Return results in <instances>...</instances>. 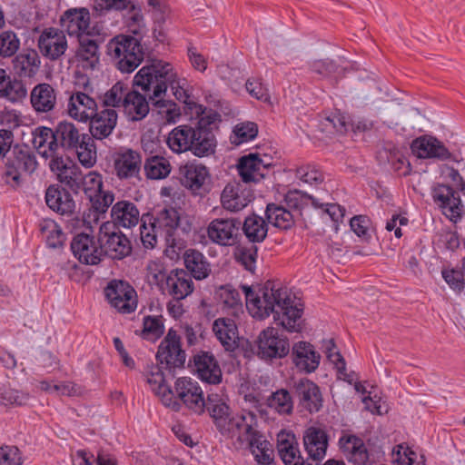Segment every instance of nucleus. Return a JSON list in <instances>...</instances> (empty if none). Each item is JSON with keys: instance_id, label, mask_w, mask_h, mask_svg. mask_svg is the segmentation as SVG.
<instances>
[{"instance_id": "obj_63", "label": "nucleus", "mask_w": 465, "mask_h": 465, "mask_svg": "<svg viewBox=\"0 0 465 465\" xmlns=\"http://www.w3.org/2000/svg\"><path fill=\"white\" fill-rule=\"evenodd\" d=\"M253 448H256L259 451L255 454V460L260 465H272L273 463V450L268 440H261L260 437H255Z\"/></svg>"}, {"instance_id": "obj_25", "label": "nucleus", "mask_w": 465, "mask_h": 465, "mask_svg": "<svg viewBox=\"0 0 465 465\" xmlns=\"http://www.w3.org/2000/svg\"><path fill=\"white\" fill-rule=\"evenodd\" d=\"M141 165V154L133 149L117 153L114 163L115 173L121 180L137 177Z\"/></svg>"}, {"instance_id": "obj_45", "label": "nucleus", "mask_w": 465, "mask_h": 465, "mask_svg": "<svg viewBox=\"0 0 465 465\" xmlns=\"http://www.w3.org/2000/svg\"><path fill=\"white\" fill-rule=\"evenodd\" d=\"M144 171L148 179H163L169 175L171 165L163 156H150L145 160Z\"/></svg>"}, {"instance_id": "obj_21", "label": "nucleus", "mask_w": 465, "mask_h": 465, "mask_svg": "<svg viewBox=\"0 0 465 465\" xmlns=\"http://www.w3.org/2000/svg\"><path fill=\"white\" fill-rule=\"evenodd\" d=\"M38 47L41 54L51 61L59 59L67 48L64 31L54 27L45 29L38 38Z\"/></svg>"}, {"instance_id": "obj_10", "label": "nucleus", "mask_w": 465, "mask_h": 465, "mask_svg": "<svg viewBox=\"0 0 465 465\" xmlns=\"http://www.w3.org/2000/svg\"><path fill=\"white\" fill-rule=\"evenodd\" d=\"M459 191L446 183H436L431 189V197L436 205L442 210L443 214L451 221L457 222L463 213V204Z\"/></svg>"}, {"instance_id": "obj_15", "label": "nucleus", "mask_w": 465, "mask_h": 465, "mask_svg": "<svg viewBox=\"0 0 465 465\" xmlns=\"http://www.w3.org/2000/svg\"><path fill=\"white\" fill-rule=\"evenodd\" d=\"M62 31L69 36L76 38L83 35H91V15L86 7H71L65 10L59 20Z\"/></svg>"}, {"instance_id": "obj_41", "label": "nucleus", "mask_w": 465, "mask_h": 465, "mask_svg": "<svg viewBox=\"0 0 465 465\" xmlns=\"http://www.w3.org/2000/svg\"><path fill=\"white\" fill-rule=\"evenodd\" d=\"M256 425L257 416L252 411L244 413V420H238L234 424L235 437L242 442L247 441L251 449L254 447L255 437H261L259 431L254 429Z\"/></svg>"}, {"instance_id": "obj_13", "label": "nucleus", "mask_w": 465, "mask_h": 465, "mask_svg": "<svg viewBox=\"0 0 465 465\" xmlns=\"http://www.w3.org/2000/svg\"><path fill=\"white\" fill-rule=\"evenodd\" d=\"M74 256L83 264L96 265L103 259L101 244L94 236L81 232L74 236L71 244Z\"/></svg>"}, {"instance_id": "obj_54", "label": "nucleus", "mask_w": 465, "mask_h": 465, "mask_svg": "<svg viewBox=\"0 0 465 465\" xmlns=\"http://www.w3.org/2000/svg\"><path fill=\"white\" fill-rule=\"evenodd\" d=\"M20 47V40L17 35L11 30L0 33V56L6 58L16 54Z\"/></svg>"}, {"instance_id": "obj_33", "label": "nucleus", "mask_w": 465, "mask_h": 465, "mask_svg": "<svg viewBox=\"0 0 465 465\" xmlns=\"http://www.w3.org/2000/svg\"><path fill=\"white\" fill-rule=\"evenodd\" d=\"M263 163L258 153H251L240 157L237 169L242 181L244 183L260 182L261 179L264 178L266 175L261 170V164Z\"/></svg>"}, {"instance_id": "obj_39", "label": "nucleus", "mask_w": 465, "mask_h": 465, "mask_svg": "<svg viewBox=\"0 0 465 465\" xmlns=\"http://www.w3.org/2000/svg\"><path fill=\"white\" fill-rule=\"evenodd\" d=\"M241 229L252 244L262 242L268 233L266 221L257 214L246 217L244 222L242 223Z\"/></svg>"}, {"instance_id": "obj_17", "label": "nucleus", "mask_w": 465, "mask_h": 465, "mask_svg": "<svg viewBox=\"0 0 465 465\" xmlns=\"http://www.w3.org/2000/svg\"><path fill=\"white\" fill-rule=\"evenodd\" d=\"M54 141L49 142V155L59 154L58 149L62 148L65 152H72L77 149L80 144L82 134L75 124L69 121H60L54 127Z\"/></svg>"}, {"instance_id": "obj_3", "label": "nucleus", "mask_w": 465, "mask_h": 465, "mask_svg": "<svg viewBox=\"0 0 465 465\" xmlns=\"http://www.w3.org/2000/svg\"><path fill=\"white\" fill-rule=\"evenodd\" d=\"M173 77L174 71L170 63L153 59L136 73L133 84L144 93L153 89V94L149 95V100L152 102L165 94L168 84L173 83Z\"/></svg>"}, {"instance_id": "obj_14", "label": "nucleus", "mask_w": 465, "mask_h": 465, "mask_svg": "<svg viewBox=\"0 0 465 465\" xmlns=\"http://www.w3.org/2000/svg\"><path fill=\"white\" fill-rule=\"evenodd\" d=\"M292 391L299 406L310 413L319 412L323 406L320 387L308 378H302L293 383Z\"/></svg>"}, {"instance_id": "obj_1", "label": "nucleus", "mask_w": 465, "mask_h": 465, "mask_svg": "<svg viewBox=\"0 0 465 465\" xmlns=\"http://www.w3.org/2000/svg\"><path fill=\"white\" fill-rule=\"evenodd\" d=\"M242 289L254 318L263 320L272 314L274 322L289 332L302 331L303 305L300 302L294 304L288 289L280 282H265L259 290L262 296L256 294L251 286L242 285Z\"/></svg>"}, {"instance_id": "obj_32", "label": "nucleus", "mask_w": 465, "mask_h": 465, "mask_svg": "<svg viewBox=\"0 0 465 465\" xmlns=\"http://www.w3.org/2000/svg\"><path fill=\"white\" fill-rule=\"evenodd\" d=\"M159 231L164 232L167 242L174 243V232L181 226V216L173 207H164L160 210L153 222Z\"/></svg>"}, {"instance_id": "obj_62", "label": "nucleus", "mask_w": 465, "mask_h": 465, "mask_svg": "<svg viewBox=\"0 0 465 465\" xmlns=\"http://www.w3.org/2000/svg\"><path fill=\"white\" fill-rule=\"evenodd\" d=\"M296 177L309 184H319L323 182L322 173L312 164L300 166L295 172Z\"/></svg>"}, {"instance_id": "obj_8", "label": "nucleus", "mask_w": 465, "mask_h": 465, "mask_svg": "<svg viewBox=\"0 0 465 465\" xmlns=\"http://www.w3.org/2000/svg\"><path fill=\"white\" fill-rule=\"evenodd\" d=\"M290 353L289 339L280 335L278 330L269 327L257 338V356L264 361L282 359Z\"/></svg>"}, {"instance_id": "obj_20", "label": "nucleus", "mask_w": 465, "mask_h": 465, "mask_svg": "<svg viewBox=\"0 0 465 465\" xmlns=\"http://www.w3.org/2000/svg\"><path fill=\"white\" fill-rule=\"evenodd\" d=\"M291 358L297 370L306 374L314 372L321 361V354L315 350L314 346L303 341L292 345Z\"/></svg>"}, {"instance_id": "obj_51", "label": "nucleus", "mask_w": 465, "mask_h": 465, "mask_svg": "<svg viewBox=\"0 0 465 465\" xmlns=\"http://www.w3.org/2000/svg\"><path fill=\"white\" fill-rule=\"evenodd\" d=\"M163 370L164 367H161L158 362L155 365L152 363L151 366H149V370L145 372L146 381L150 385L154 386L153 390L158 391V392L163 390V395H165L166 392L173 395V392L171 386L167 385L165 382Z\"/></svg>"}, {"instance_id": "obj_2", "label": "nucleus", "mask_w": 465, "mask_h": 465, "mask_svg": "<svg viewBox=\"0 0 465 465\" xmlns=\"http://www.w3.org/2000/svg\"><path fill=\"white\" fill-rule=\"evenodd\" d=\"M197 113L190 116L188 124L178 125L168 134L167 144L176 153L191 152L199 158L214 155L217 138L214 134L219 129L221 114L205 106H196Z\"/></svg>"}, {"instance_id": "obj_23", "label": "nucleus", "mask_w": 465, "mask_h": 465, "mask_svg": "<svg viewBox=\"0 0 465 465\" xmlns=\"http://www.w3.org/2000/svg\"><path fill=\"white\" fill-rule=\"evenodd\" d=\"M45 203L53 211L63 216H73L75 202L73 196L60 184H51L45 192Z\"/></svg>"}, {"instance_id": "obj_34", "label": "nucleus", "mask_w": 465, "mask_h": 465, "mask_svg": "<svg viewBox=\"0 0 465 465\" xmlns=\"http://www.w3.org/2000/svg\"><path fill=\"white\" fill-rule=\"evenodd\" d=\"M149 103L144 94L137 90H132L125 94L124 97V108L130 118L134 122H138L145 118L149 113Z\"/></svg>"}, {"instance_id": "obj_64", "label": "nucleus", "mask_w": 465, "mask_h": 465, "mask_svg": "<svg viewBox=\"0 0 465 465\" xmlns=\"http://www.w3.org/2000/svg\"><path fill=\"white\" fill-rule=\"evenodd\" d=\"M220 301L228 308L242 307L241 296L232 285L221 286L218 292Z\"/></svg>"}, {"instance_id": "obj_27", "label": "nucleus", "mask_w": 465, "mask_h": 465, "mask_svg": "<svg viewBox=\"0 0 465 465\" xmlns=\"http://www.w3.org/2000/svg\"><path fill=\"white\" fill-rule=\"evenodd\" d=\"M165 284L168 293L180 302L193 292V282L183 269H173L166 276Z\"/></svg>"}, {"instance_id": "obj_55", "label": "nucleus", "mask_w": 465, "mask_h": 465, "mask_svg": "<svg viewBox=\"0 0 465 465\" xmlns=\"http://www.w3.org/2000/svg\"><path fill=\"white\" fill-rule=\"evenodd\" d=\"M130 92L128 86L122 83H115L105 94L104 97V105L107 107H124V97Z\"/></svg>"}, {"instance_id": "obj_52", "label": "nucleus", "mask_w": 465, "mask_h": 465, "mask_svg": "<svg viewBox=\"0 0 465 465\" xmlns=\"http://www.w3.org/2000/svg\"><path fill=\"white\" fill-rule=\"evenodd\" d=\"M168 86L172 88L174 97L178 101L183 102L184 104L183 110L185 114H190L191 116H193L197 113L196 106H203L202 104H199L190 100V94H188V91L180 85V82L175 72L173 83L168 84Z\"/></svg>"}, {"instance_id": "obj_40", "label": "nucleus", "mask_w": 465, "mask_h": 465, "mask_svg": "<svg viewBox=\"0 0 465 465\" xmlns=\"http://www.w3.org/2000/svg\"><path fill=\"white\" fill-rule=\"evenodd\" d=\"M268 223L281 230H289L294 225V214L287 207L273 203H268L265 210Z\"/></svg>"}, {"instance_id": "obj_19", "label": "nucleus", "mask_w": 465, "mask_h": 465, "mask_svg": "<svg viewBox=\"0 0 465 465\" xmlns=\"http://www.w3.org/2000/svg\"><path fill=\"white\" fill-rule=\"evenodd\" d=\"M174 390L186 407L197 414L204 412L205 400L198 382L190 378H179L175 381Z\"/></svg>"}, {"instance_id": "obj_9", "label": "nucleus", "mask_w": 465, "mask_h": 465, "mask_svg": "<svg viewBox=\"0 0 465 465\" xmlns=\"http://www.w3.org/2000/svg\"><path fill=\"white\" fill-rule=\"evenodd\" d=\"M104 295L111 306L121 313H131L137 307V293L126 281H111L104 288Z\"/></svg>"}, {"instance_id": "obj_53", "label": "nucleus", "mask_w": 465, "mask_h": 465, "mask_svg": "<svg viewBox=\"0 0 465 465\" xmlns=\"http://www.w3.org/2000/svg\"><path fill=\"white\" fill-rule=\"evenodd\" d=\"M79 181L80 191H84L88 197L94 193H103V178L96 172H89L87 174L81 173Z\"/></svg>"}, {"instance_id": "obj_28", "label": "nucleus", "mask_w": 465, "mask_h": 465, "mask_svg": "<svg viewBox=\"0 0 465 465\" xmlns=\"http://www.w3.org/2000/svg\"><path fill=\"white\" fill-rule=\"evenodd\" d=\"M254 199L251 189L242 188L241 183H228L223 190L221 201L231 211L237 212L246 207Z\"/></svg>"}, {"instance_id": "obj_26", "label": "nucleus", "mask_w": 465, "mask_h": 465, "mask_svg": "<svg viewBox=\"0 0 465 465\" xmlns=\"http://www.w3.org/2000/svg\"><path fill=\"white\" fill-rule=\"evenodd\" d=\"M339 447L349 462L354 465H366L369 462V452L364 441L354 434L342 435L339 440Z\"/></svg>"}, {"instance_id": "obj_12", "label": "nucleus", "mask_w": 465, "mask_h": 465, "mask_svg": "<svg viewBox=\"0 0 465 465\" xmlns=\"http://www.w3.org/2000/svg\"><path fill=\"white\" fill-rule=\"evenodd\" d=\"M242 222L238 218H217L207 227L209 239L222 246H232L240 236Z\"/></svg>"}, {"instance_id": "obj_61", "label": "nucleus", "mask_w": 465, "mask_h": 465, "mask_svg": "<svg viewBox=\"0 0 465 465\" xmlns=\"http://www.w3.org/2000/svg\"><path fill=\"white\" fill-rule=\"evenodd\" d=\"M339 69L337 63L331 59L314 60L309 64L311 73L321 78H327L335 74Z\"/></svg>"}, {"instance_id": "obj_43", "label": "nucleus", "mask_w": 465, "mask_h": 465, "mask_svg": "<svg viewBox=\"0 0 465 465\" xmlns=\"http://www.w3.org/2000/svg\"><path fill=\"white\" fill-rule=\"evenodd\" d=\"M205 409L213 419L215 427H222L224 430V420L231 412V409L223 399L218 394L208 395L205 401Z\"/></svg>"}, {"instance_id": "obj_60", "label": "nucleus", "mask_w": 465, "mask_h": 465, "mask_svg": "<svg viewBox=\"0 0 465 465\" xmlns=\"http://www.w3.org/2000/svg\"><path fill=\"white\" fill-rule=\"evenodd\" d=\"M152 105L159 109V113H165V119L168 123H175L181 116L180 107L172 100L156 98L151 102Z\"/></svg>"}, {"instance_id": "obj_48", "label": "nucleus", "mask_w": 465, "mask_h": 465, "mask_svg": "<svg viewBox=\"0 0 465 465\" xmlns=\"http://www.w3.org/2000/svg\"><path fill=\"white\" fill-rule=\"evenodd\" d=\"M27 95V89L22 80L13 77L7 81V85L1 90L0 99H5L11 104L22 103Z\"/></svg>"}, {"instance_id": "obj_37", "label": "nucleus", "mask_w": 465, "mask_h": 465, "mask_svg": "<svg viewBox=\"0 0 465 465\" xmlns=\"http://www.w3.org/2000/svg\"><path fill=\"white\" fill-rule=\"evenodd\" d=\"M183 261L187 272L191 278L197 281L206 279L211 273V264L205 256L199 251L189 249L183 254Z\"/></svg>"}, {"instance_id": "obj_56", "label": "nucleus", "mask_w": 465, "mask_h": 465, "mask_svg": "<svg viewBox=\"0 0 465 465\" xmlns=\"http://www.w3.org/2000/svg\"><path fill=\"white\" fill-rule=\"evenodd\" d=\"M30 398L29 393L18 391L16 389L0 390V404L5 406H23L25 405Z\"/></svg>"}, {"instance_id": "obj_30", "label": "nucleus", "mask_w": 465, "mask_h": 465, "mask_svg": "<svg viewBox=\"0 0 465 465\" xmlns=\"http://www.w3.org/2000/svg\"><path fill=\"white\" fill-rule=\"evenodd\" d=\"M277 450L284 465H302V456L292 432L281 431L277 435Z\"/></svg>"}, {"instance_id": "obj_46", "label": "nucleus", "mask_w": 465, "mask_h": 465, "mask_svg": "<svg viewBox=\"0 0 465 465\" xmlns=\"http://www.w3.org/2000/svg\"><path fill=\"white\" fill-rule=\"evenodd\" d=\"M88 35H83L77 38L79 46L75 55L79 60L90 62L92 67L99 61V45L95 40L87 38Z\"/></svg>"}, {"instance_id": "obj_57", "label": "nucleus", "mask_w": 465, "mask_h": 465, "mask_svg": "<svg viewBox=\"0 0 465 465\" xmlns=\"http://www.w3.org/2000/svg\"><path fill=\"white\" fill-rule=\"evenodd\" d=\"M387 153L389 163L394 172L400 176H408L411 173V164L407 157L398 150L390 151Z\"/></svg>"}, {"instance_id": "obj_47", "label": "nucleus", "mask_w": 465, "mask_h": 465, "mask_svg": "<svg viewBox=\"0 0 465 465\" xmlns=\"http://www.w3.org/2000/svg\"><path fill=\"white\" fill-rule=\"evenodd\" d=\"M267 406L279 414H291L293 410L292 397L285 389L277 390L268 397Z\"/></svg>"}, {"instance_id": "obj_31", "label": "nucleus", "mask_w": 465, "mask_h": 465, "mask_svg": "<svg viewBox=\"0 0 465 465\" xmlns=\"http://www.w3.org/2000/svg\"><path fill=\"white\" fill-rule=\"evenodd\" d=\"M99 243L103 257L108 256L113 260H123L131 255L133 250L130 240L122 232L111 233L109 238Z\"/></svg>"}, {"instance_id": "obj_38", "label": "nucleus", "mask_w": 465, "mask_h": 465, "mask_svg": "<svg viewBox=\"0 0 465 465\" xmlns=\"http://www.w3.org/2000/svg\"><path fill=\"white\" fill-rule=\"evenodd\" d=\"M111 218L116 221L118 225L124 228H131L138 223L140 212L134 203L130 201H119L112 207Z\"/></svg>"}, {"instance_id": "obj_11", "label": "nucleus", "mask_w": 465, "mask_h": 465, "mask_svg": "<svg viewBox=\"0 0 465 465\" xmlns=\"http://www.w3.org/2000/svg\"><path fill=\"white\" fill-rule=\"evenodd\" d=\"M43 156L51 157L49 163L50 170L56 174L60 183L65 185L74 193L77 194L80 192L79 181L81 180V168L68 157L64 159L63 155H48L47 152L45 151Z\"/></svg>"}, {"instance_id": "obj_5", "label": "nucleus", "mask_w": 465, "mask_h": 465, "mask_svg": "<svg viewBox=\"0 0 465 465\" xmlns=\"http://www.w3.org/2000/svg\"><path fill=\"white\" fill-rule=\"evenodd\" d=\"M142 38L131 35H118L107 44L108 54L118 59L117 68L122 73L134 72L144 59Z\"/></svg>"}, {"instance_id": "obj_59", "label": "nucleus", "mask_w": 465, "mask_h": 465, "mask_svg": "<svg viewBox=\"0 0 465 465\" xmlns=\"http://www.w3.org/2000/svg\"><path fill=\"white\" fill-rule=\"evenodd\" d=\"M234 139L232 143L241 144L254 139L258 134V125L253 122H245L237 124L233 130Z\"/></svg>"}, {"instance_id": "obj_22", "label": "nucleus", "mask_w": 465, "mask_h": 465, "mask_svg": "<svg viewBox=\"0 0 465 465\" xmlns=\"http://www.w3.org/2000/svg\"><path fill=\"white\" fill-rule=\"evenodd\" d=\"M303 445L309 459L315 461L316 465H320V461L326 456L329 436L321 428L309 427L303 434Z\"/></svg>"}, {"instance_id": "obj_42", "label": "nucleus", "mask_w": 465, "mask_h": 465, "mask_svg": "<svg viewBox=\"0 0 465 465\" xmlns=\"http://www.w3.org/2000/svg\"><path fill=\"white\" fill-rule=\"evenodd\" d=\"M284 203L286 207L294 212H298L302 215V210L311 203L315 209L322 208L323 204L318 199L301 190H289L284 195Z\"/></svg>"}, {"instance_id": "obj_18", "label": "nucleus", "mask_w": 465, "mask_h": 465, "mask_svg": "<svg viewBox=\"0 0 465 465\" xmlns=\"http://www.w3.org/2000/svg\"><path fill=\"white\" fill-rule=\"evenodd\" d=\"M189 366L197 373L199 379L208 384H219L223 373L220 365L209 351H200L189 361Z\"/></svg>"}, {"instance_id": "obj_7", "label": "nucleus", "mask_w": 465, "mask_h": 465, "mask_svg": "<svg viewBox=\"0 0 465 465\" xmlns=\"http://www.w3.org/2000/svg\"><path fill=\"white\" fill-rule=\"evenodd\" d=\"M181 183L195 196L204 197L213 187L208 168L196 163H187L179 168Z\"/></svg>"}, {"instance_id": "obj_58", "label": "nucleus", "mask_w": 465, "mask_h": 465, "mask_svg": "<svg viewBox=\"0 0 465 465\" xmlns=\"http://www.w3.org/2000/svg\"><path fill=\"white\" fill-rule=\"evenodd\" d=\"M258 256V247L255 244L250 246H241L237 249L236 260L245 270L254 272L256 259Z\"/></svg>"}, {"instance_id": "obj_6", "label": "nucleus", "mask_w": 465, "mask_h": 465, "mask_svg": "<svg viewBox=\"0 0 465 465\" xmlns=\"http://www.w3.org/2000/svg\"><path fill=\"white\" fill-rule=\"evenodd\" d=\"M213 330L226 351L235 353L236 351L241 350L244 357L248 358L252 354L257 355V340L251 342L249 340L240 338L233 319L227 317L216 319L213 322Z\"/></svg>"}, {"instance_id": "obj_16", "label": "nucleus", "mask_w": 465, "mask_h": 465, "mask_svg": "<svg viewBox=\"0 0 465 465\" xmlns=\"http://www.w3.org/2000/svg\"><path fill=\"white\" fill-rule=\"evenodd\" d=\"M413 155L419 159H434L447 161L452 157V153L438 138L431 135H421L415 138L411 143Z\"/></svg>"}, {"instance_id": "obj_24", "label": "nucleus", "mask_w": 465, "mask_h": 465, "mask_svg": "<svg viewBox=\"0 0 465 465\" xmlns=\"http://www.w3.org/2000/svg\"><path fill=\"white\" fill-rule=\"evenodd\" d=\"M118 114L113 108H105L89 115V132L96 140L107 138L117 124Z\"/></svg>"}, {"instance_id": "obj_44", "label": "nucleus", "mask_w": 465, "mask_h": 465, "mask_svg": "<svg viewBox=\"0 0 465 465\" xmlns=\"http://www.w3.org/2000/svg\"><path fill=\"white\" fill-rule=\"evenodd\" d=\"M94 139L92 135L82 134L77 149L72 150L77 153L79 162L86 168L93 167L96 163V146Z\"/></svg>"}, {"instance_id": "obj_29", "label": "nucleus", "mask_w": 465, "mask_h": 465, "mask_svg": "<svg viewBox=\"0 0 465 465\" xmlns=\"http://www.w3.org/2000/svg\"><path fill=\"white\" fill-rule=\"evenodd\" d=\"M155 358L161 367H164L168 374L174 378L175 370L184 368L186 353L182 346L173 345V347L164 348L163 344H159Z\"/></svg>"}, {"instance_id": "obj_50", "label": "nucleus", "mask_w": 465, "mask_h": 465, "mask_svg": "<svg viewBox=\"0 0 465 465\" xmlns=\"http://www.w3.org/2000/svg\"><path fill=\"white\" fill-rule=\"evenodd\" d=\"M91 203L90 211L94 213V221L97 222L101 215H104L114 200V194L110 191H103L88 196Z\"/></svg>"}, {"instance_id": "obj_49", "label": "nucleus", "mask_w": 465, "mask_h": 465, "mask_svg": "<svg viewBox=\"0 0 465 465\" xmlns=\"http://www.w3.org/2000/svg\"><path fill=\"white\" fill-rule=\"evenodd\" d=\"M163 317L147 315L143 320L141 336L147 341H156L164 333Z\"/></svg>"}, {"instance_id": "obj_35", "label": "nucleus", "mask_w": 465, "mask_h": 465, "mask_svg": "<svg viewBox=\"0 0 465 465\" xmlns=\"http://www.w3.org/2000/svg\"><path fill=\"white\" fill-rule=\"evenodd\" d=\"M30 100L36 112L47 113L52 111L56 104V93L51 84H38L33 88Z\"/></svg>"}, {"instance_id": "obj_4", "label": "nucleus", "mask_w": 465, "mask_h": 465, "mask_svg": "<svg viewBox=\"0 0 465 465\" xmlns=\"http://www.w3.org/2000/svg\"><path fill=\"white\" fill-rule=\"evenodd\" d=\"M38 167L35 151L25 143H16L7 154L1 174L3 182L14 190L25 183L24 174H33Z\"/></svg>"}, {"instance_id": "obj_36", "label": "nucleus", "mask_w": 465, "mask_h": 465, "mask_svg": "<svg viewBox=\"0 0 465 465\" xmlns=\"http://www.w3.org/2000/svg\"><path fill=\"white\" fill-rule=\"evenodd\" d=\"M40 57L36 51L28 50L20 53L12 60V67L15 75L22 77H34L40 67Z\"/></svg>"}]
</instances>
